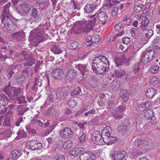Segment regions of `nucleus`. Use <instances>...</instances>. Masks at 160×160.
<instances>
[{
    "mask_svg": "<svg viewBox=\"0 0 160 160\" xmlns=\"http://www.w3.org/2000/svg\"><path fill=\"white\" fill-rule=\"evenodd\" d=\"M109 67V61L103 56H100L94 59L92 65L93 71L97 73H102L108 70Z\"/></svg>",
    "mask_w": 160,
    "mask_h": 160,
    "instance_id": "nucleus-1",
    "label": "nucleus"
},
{
    "mask_svg": "<svg viewBox=\"0 0 160 160\" xmlns=\"http://www.w3.org/2000/svg\"><path fill=\"white\" fill-rule=\"evenodd\" d=\"M96 21L94 18L88 21H81L77 22L75 24L76 29L78 33L87 32L92 28Z\"/></svg>",
    "mask_w": 160,
    "mask_h": 160,
    "instance_id": "nucleus-2",
    "label": "nucleus"
},
{
    "mask_svg": "<svg viewBox=\"0 0 160 160\" xmlns=\"http://www.w3.org/2000/svg\"><path fill=\"white\" fill-rule=\"evenodd\" d=\"M2 22L3 24V29L6 32L11 33L16 30V26L10 18H1Z\"/></svg>",
    "mask_w": 160,
    "mask_h": 160,
    "instance_id": "nucleus-3",
    "label": "nucleus"
},
{
    "mask_svg": "<svg viewBox=\"0 0 160 160\" xmlns=\"http://www.w3.org/2000/svg\"><path fill=\"white\" fill-rule=\"evenodd\" d=\"M9 82L5 84L3 92L10 98L17 96L19 93V90L14 87L10 86Z\"/></svg>",
    "mask_w": 160,
    "mask_h": 160,
    "instance_id": "nucleus-4",
    "label": "nucleus"
},
{
    "mask_svg": "<svg viewBox=\"0 0 160 160\" xmlns=\"http://www.w3.org/2000/svg\"><path fill=\"white\" fill-rule=\"evenodd\" d=\"M33 32L35 35L32 39L34 42L37 41L40 42L42 41L46 40L48 37V34H43L38 28H36Z\"/></svg>",
    "mask_w": 160,
    "mask_h": 160,
    "instance_id": "nucleus-5",
    "label": "nucleus"
},
{
    "mask_svg": "<svg viewBox=\"0 0 160 160\" xmlns=\"http://www.w3.org/2000/svg\"><path fill=\"white\" fill-rule=\"evenodd\" d=\"M43 123L39 120L36 117H34L32 119L29 123V125L26 126V128L29 133H31L30 130L32 127H37L39 126L40 127H43Z\"/></svg>",
    "mask_w": 160,
    "mask_h": 160,
    "instance_id": "nucleus-6",
    "label": "nucleus"
},
{
    "mask_svg": "<svg viewBox=\"0 0 160 160\" xmlns=\"http://www.w3.org/2000/svg\"><path fill=\"white\" fill-rule=\"evenodd\" d=\"M0 98V113H4L8 110V107H6L7 105L9 99L5 95H2Z\"/></svg>",
    "mask_w": 160,
    "mask_h": 160,
    "instance_id": "nucleus-7",
    "label": "nucleus"
},
{
    "mask_svg": "<svg viewBox=\"0 0 160 160\" xmlns=\"http://www.w3.org/2000/svg\"><path fill=\"white\" fill-rule=\"evenodd\" d=\"M76 68L79 70L80 73L82 77H83V78L87 79L90 77V74L88 72V68L86 65L79 64L76 66Z\"/></svg>",
    "mask_w": 160,
    "mask_h": 160,
    "instance_id": "nucleus-8",
    "label": "nucleus"
},
{
    "mask_svg": "<svg viewBox=\"0 0 160 160\" xmlns=\"http://www.w3.org/2000/svg\"><path fill=\"white\" fill-rule=\"evenodd\" d=\"M96 157L95 152H84L79 156V160H93Z\"/></svg>",
    "mask_w": 160,
    "mask_h": 160,
    "instance_id": "nucleus-9",
    "label": "nucleus"
},
{
    "mask_svg": "<svg viewBox=\"0 0 160 160\" xmlns=\"http://www.w3.org/2000/svg\"><path fill=\"white\" fill-rule=\"evenodd\" d=\"M27 144L28 148L33 150L40 149L42 147V144L38 143V142L36 140H30L28 142Z\"/></svg>",
    "mask_w": 160,
    "mask_h": 160,
    "instance_id": "nucleus-10",
    "label": "nucleus"
},
{
    "mask_svg": "<svg viewBox=\"0 0 160 160\" xmlns=\"http://www.w3.org/2000/svg\"><path fill=\"white\" fill-rule=\"evenodd\" d=\"M135 144L138 147L137 148L139 150H142L143 152H144V148L143 147H146L149 145V142L147 141L142 140L138 138L135 141Z\"/></svg>",
    "mask_w": 160,
    "mask_h": 160,
    "instance_id": "nucleus-11",
    "label": "nucleus"
},
{
    "mask_svg": "<svg viewBox=\"0 0 160 160\" xmlns=\"http://www.w3.org/2000/svg\"><path fill=\"white\" fill-rule=\"evenodd\" d=\"M112 131L111 127L109 126H106L102 132L103 140L104 142H107L108 138L111 136Z\"/></svg>",
    "mask_w": 160,
    "mask_h": 160,
    "instance_id": "nucleus-12",
    "label": "nucleus"
},
{
    "mask_svg": "<svg viewBox=\"0 0 160 160\" xmlns=\"http://www.w3.org/2000/svg\"><path fill=\"white\" fill-rule=\"evenodd\" d=\"M22 54L24 56L23 57L26 60L24 63L25 66H31L35 63V60L31 57H29L26 52H22Z\"/></svg>",
    "mask_w": 160,
    "mask_h": 160,
    "instance_id": "nucleus-13",
    "label": "nucleus"
},
{
    "mask_svg": "<svg viewBox=\"0 0 160 160\" xmlns=\"http://www.w3.org/2000/svg\"><path fill=\"white\" fill-rule=\"evenodd\" d=\"M72 134V129L69 128H65L60 132V136L63 138H68Z\"/></svg>",
    "mask_w": 160,
    "mask_h": 160,
    "instance_id": "nucleus-14",
    "label": "nucleus"
},
{
    "mask_svg": "<svg viewBox=\"0 0 160 160\" xmlns=\"http://www.w3.org/2000/svg\"><path fill=\"white\" fill-rule=\"evenodd\" d=\"M126 155L125 151H116L112 154V157L114 160H122L125 158Z\"/></svg>",
    "mask_w": 160,
    "mask_h": 160,
    "instance_id": "nucleus-15",
    "label": "nucleus"
},
{
    "mask_svg": "<svg viewBox=\"0 0 160 160\" xmlns=\"http://www.w3.org/2000/svg\"><path fill=\"white\" fill-rule=\"evenodd\" d=\"M115 63L117 66L119 67L120 65L124 64H127V60L125 58L124 54H122L114 59Z\"/></svg>",
    "mask_w": 160,
    "mask_h": 160,
    "instance_id": "nucleus-16",
    "label": "nucleus"
},
{
    "mask_svg": "<svg viewBox=\"0 0 160 160\" xmlns=\"http://www.w3.org/2000/svg\"><path fill=\"white\" fill-rule=\"evenodd\" d=\"M97 17L101 24H105L107 20L108 16L107 13L101 11L97 14Z\"/></svg>",
    "mask_w": 160,
    "mask_h": 160,
    "instance_id": "nucleus-17",
    "label": "nucleus"
},
{
    "mask_svg": "<svg viewBox=\"0 0 160 160\" xmlns=\"http://www.w3.org/2000/svg\"><path fill=\"white\" fill-rule=\"evenodd\" d=\"M77 74V71L74 69H69L66 75L67 79L71 80L75 79Z\"/></svg>",
    "mask_w": 160,
    "mask_h": 160,
    "instance_id": "nucleus-18",
    "label": "nucleus"
},
{
    "mask_svg": "<svg viewBox=\"0 0 160 160\" xmlns=\"http://www.w3.org/2000/svg\"><path fill=\"white\" fill-rule=\"evenodd\" d=\"M18 7L21 12L25 13L28 12L31 8L30 5L27 3L19 4Z\"/></svg>",
    "mask_w": 160,
    "mask_h": 160,
    "instance_id": "nucleus-19",
    "label": "nucleus"
},
{
    "mask_svg": "<svg viewBox=\"0 0 160 160\" xmlns=\"http://www.w3.org/2000/svg\"><path fill=\"white\" fill-rule=\"evenodd\" d=\"M64 72L61 69L57 68L53 70L52 74V76L55 78H58L63 75Z\"/></svg>",
    "mask_w": 160,
    "mask_h": 160,
    "instance_id": "nucleus-20",
    "label": "nucleus"
},
{
    "mask_svg": "<svg viewBox=\"0 0 160 160\" xmlns=\"http://www.w3.org/2000/svg\"><path fill=\"white\" fill-rule=\"evenodd\" d=\"M125 106L123 105L120 106L116 109L115 115L114 117L117 119H119L122 118V115L121 114L119 115V112H122L125 111Z\"/></svg>",
    "mask_w": 160,
    "mask_h": 160,
    "instance_id": "nucleus-21",
    "label": "nucleus"
},
{
    "mask_svg": "<svg viewBox=\"0 0 160 160\" xmlns=\"http://www.w3.org/2000/svg\"><path fill=\"white\" fill-rule=\"evenodd\" d=\"M153 52L152 51H147L145 53H143L141 60L142 62L147 63L151 60L149 57V54H152Z\"/></svg>",
    "mask_w": 160,
    "mask_h": 160,
    "instance_id": "nucleus-22",
    "label": "nucleus"
},
{
    "mask_svg": "<svg viewBox=\"0 0 160 160\" xmlns=\"http://www.w3.org/2000/svg\"><path fill=\"white\" fill-rule=\"evenodd\" d=\"M11 5V3L9 2L4 6L3 12L2 14V18H7L8 16L10 15L9 8L10 7Z\"/></svg>",
    "mask_w": 160,
    "mask_h": 160,
    "instance_id": "nucleus-23",
    "label": "nucleus"
},
{
    "mask_svg": "<svg viewBox=\"0 0 160 160\" xmlns=\"http://www.w3.org/2000/svg\"><path fill=\"white\" fill-rule=\"evenodd\" d=\"M84 150L82 147L75 148L70 151V153L72 156H76L79 155Z\"/></svg>",
    "mask_w": 160,
    "mask_h": 160,
    "instance_id": "nucleus-24",
    "label": "nucleus"
},
{
    "mask_svg": "<svg viewBox=\"0 0 160 160\" xmlns=\"http://www.w3.org/2000/svg\"><path fill=\"white\" fill-rule=\"evenodd\" d=\"M141 30L142 32V33L145 35L146 38L148 39V40L153 34V31L151 29H148L146 28L144 30Z\"/></svg>",
    "mask_w": 160,
    "mask_h": 160,
    "instance_id": "nucleus-25",
    "label": "nucleus"
},
{
    "mask_svg": "<svg viewBox=\"0 0 160 160\" xmlns=\"http://www.w3.org/2000/svg\"><path fill=\"white\" fill-rule=\"evenodd\" d=\"M21 151L17 150H12L10 153V156L12 159L16 160L17 159L21 154Z\"/></svg>",
    "mask_w": 160,
    "mask_h": 160,
    "instance_id": "nucleus-26",
    "label": "nucleus"
},
{
    "mask_svg": "<svg viewBox=\"0 0 160 160\" xmlns=\"http://www.w3.org/2000/svg\"><path fill=\"white\" fill-rule=\"evenodd\" d=\"M152 48L153 49H159L160 48V38L157 37L155 38L152 42Z\"/></svg>",
    "mask_w": 160,
    "mask_h": 160,
    "instance_id": "nucleus-27",
    "label": "nucleus"
},
{
    "mask_svg": "<svg viewBox=\"0 0 160 160\" xmlns=\"http://www.w3.org/2000/svg\"><path fill=\"white\" fill-rule=\"evenodd\" d=\"M92 135V139L96 142H98L101 139L102 137L99 132L98 131H96L93 132Z\"/></svg>",
    "mask_w": 160,
    "mask_h": 160,
    "instance_id": "nucleus-28",
    "label": "nucleus"
},
{
    "mask_svg": "<svg viewBox=\"0 0 160 160\" xmlns=\"http://www.w3.org/2000/svg\"><path fill=\"white\" fill-rule=\"evenodd\" d=\"M140 152L141 153H143V152H142V150H139L138 149H135L132 150V151L129 153V155L131 158L133 159L135 158L136 157H137V156L138 155H140Z\"/></svg>",
    "mask_w": 160,
    "mask_h": 160,
    "instance_id": "nucleus-29",
    "label": "nucleus"
},
{
    "mask_svg": "<svg viewBox=\"0 0 160 160\" xmlns=\"http://www.w3.org/2000/svg\"><path fill=\"white\" fill-rule=\"evenodd\" d=\"M80 46L81 45L78 41H74L69 43L68 44V47L71 49L79 48Z\"/></svg>",
    "mask_w": 160,
    "mask_h": 160,
    "instance_id": "nucleus-30",
    "label": "nucleus"
},
{
    "mask_svg": "<svg viewBox=\"0 0 160 160\" xmlns=\"http://www.w3.org/2000/svg\"><path fill=\"white\" fill-rule=\"evenodd\" d=\"M156 92L152 88H150L148 89L146 92V96L147 98H152L155 95Z\"/></svg>",
    "mask_w": 160,
    "mask_h": 160,
    "instance_id": "nucleus-31",
    "label": "nucleus"
},
{
    "mask_svg": "<svg viewBox=\"0 0 160 160\" xmlns=\"http://www.w3.org/2000/svg\"><path fill=\"white\" fill-rule=\"evenodd\" d=\"M149 81L150 84L154 86H156L159 82L158 78L153 75L150 77Z\"/></svg>",
    "mask_w": 160,
    "mask_h": 160,
    "instance_id": "nucleus-32",
    "label": "nucleus"
},
{
    "mask_svg": "<svg viewBox=\"0 0 160 160\" xmlns=\"http://www.w3.org/2000/svg\"><path fill=\"white\" fill-rule=\"evenodd\" d=\"M95 9L92 5L87 4L84 7V9L86 12L88 13L92 12Z\"/></svg>",
    "mask_w": 160,
    "mask_h": 160,
    "instance_id": "nucleus-33",
    "label": "nucleus"
},
{
    "mask_svg": "<svg viewBox=\"0 0 160 160\" xmlns=\"http://www.w3.org/2000/svg\"><path fill=\"white\" fill-rule=\"evenodd\" d=\"M52 52L55 54H59L62 52L61 50L59 47L57 45H53L51 48Z\"/></svg>",
    "mask_w": 160,
    "mask_h": 160,
    "instance_id": "nucleus-34",
    "label": "nucleus"
},
{
    "mask_svg": "<svg viewBox=\"0 0 160 160\" xmlns=\"http://www.w3.org/2000/svg\"><path fill=\"white\" fill-rule=\"evenodd\" d=\"M72 145L73 143L71 141L67 140L63 143L62 147L64 149H69L72 147Z\"/></svg>",
    "mask_w": 160,
    "mask_h": 160,
    "instance_id": "nucleus-35",
    "label": "nucleus"
},
{
    "mask_svg": "<svg viewBox=\"0 0 160 160\" xmlns=\"http://www.w3.org/2000/svg\"><path fill=\"white\" fill-rule=\"evenodd\" d=\"M115 77L117 78L121 77L126 75V72L124 70L121 69L119 70H116L115 72Z\"/></svg>",
    "mask_w": 160,
    "mask_h": 160,
    "instance_id": "nucleus-36",
    "label": "nucleus"
},
{
    "mask_svg": "<svg viewBox=\"0 0 160 160\" xmlns=\"http://www.w3.org/2000/svg\"><path fill=\"white\" fill-rule=\"evenodd\" d=\"M152 110L148 109L144 113V116L146 119L150 118L153 116Z\"/></svg>",
    "mask_w": 160,
    "mask_h": 160,
    "instance_id": "nucleus-37",
    "label": "nucleus"
},
{
    "mask_svg": "<svg viewBox=\"0 0 160 160\" xmlns=\"http://www.w3.org/2000/svg\"><path fill=\"white\" fill-rule=\"evenodd\" d=\"M92 40L93 44L95 45H97L100 40V36L97 34L93 35L92 36Z\"/></svg>",
    "mask_w": 160,
    "mask_h": 160,
    "instance_id": "nucleus-38",
    "label": "nucleus"
},
{
    "mask_svg": "<svg viewBox=\"0 0 160 160\" xmlns=\"http://www.w3.org/2000/svg\"><path fill=\"white\" fill-rule=\"evenodd\" d=\"M117 138L115 137L110 136L108 138V140L107 142H104L106 144L110 145L113 143H115L117 141Z\"/></svg>",
    "mask_w": 160,
    "mask_h": 160,
    "instance_id": "nucleus-39",
    "label": "nucleus"
},
{
    "mask_svg": "<svg viewBox=\"0 0 160 160\" xmlns=\"http://www.w3.org/2000/svg\"><path fill=\"white\" fill-rule=\"evenodd\" d=\"M159 66L156 64H154L152 65L150 68V70L152 74L156 73L159 69Z\"/></svg>",
    "mask_w": 160,
    "mask_h": 160,
    "instance_id": "nucleus-40",
    "label": "nucleus"
},
{
    "mask_svg": "<svg viewBox=\"0 0 160 160\" xmlns=\"http://www.w3.org/2000/svg\"><path fill=\"white\" fill-rule=\"evenodd\" d=\"M88 85L91 87L92 88H95L98 85V81L95 78H92L91 80L88 82Z\"/></svg>",
    "mask_w": 160,
    "mask_h": 160,
    "instance_id": "nucleus-41",
    "label": "nucleus"
},
{
    "mask_svg": "<svg viewBox=\"0 0 160 160\" xmlns=\"http://www.w3.org/2000/svg\"><path fill=\"white\" fill-rule=\"evenodd\" d=\"M143 7V5L142 4L135 5L133 11L136 13L142 11Z\"/></svg>",
    "mask_w": 160,
    "mask_h": 160,
    "instance_id": "nucleus-42",
    "label": "nucleus"
},
{
    "mask_svg": "<svg viewBox=\"0 0 160 160\" xmlns=\"http://www.w3.org/2000/svg\"><path fill=\"white\" fill-rule=\"evenodd\" d=\"M49 98L52 102L56 100L58 98L56 92L55 91H53L51 94H49Z\"/></svg>",
    "mask_w": 160,
    "mask_h": 160,
    "instance_id": "nucleus-43",
    "label": "nucleus"
},
{
    "mask_svg": "<svg viewBox=\"0 0 160 160\" xmlns=\"http://www.w3.org/2000/svg\"><path fill=\"white\" fill-rule=\"evenodd\" d=\"M138 107L137 108V110L139 112H142L145 110L146 109V107L144 106V103H138Z\"/></svg>",
    "mask_w": 160,
    "mask_h": 160,
    "instance_id": "nucleus-44",
    "label": "nucleus"
},
{
    "mask_svg": "<svg viewBox=\"0 0 160 160\" xmlns=\"http://www.w3.org/2000/svg\"><path fill=\"white\" fill-rule=\"evenodd\" d=\"M124 122H123V123L122 124V126H119L118 128V131L120 133H124L126 131V128L125 126L126 124H125Z\"/></svg>",
    "mask_w": 160,
    "mask_h": 160,
    "instance_id": "nucleus-45",
    "label": "nucleus"
},
{
    "mask_svg": "<svg viewBox=\"0 0 160 160\" xmlns=\"http://www.w3.org/2000/svg\"><path fill=\"white\" fill-rule=\"evenodd\" d=\"M68 105L71 108H74L77 104V101L74 99L70 100L68 102Z\"/></svg>",
    "mask_w": 160,
    "mask_h": 160,
    "instance_id": "nucleus-46",
    "label": "nucleus"
},
{
    "mask_svg": "<svg viewBox=\"0 0 160 160\" xmlns=\"http://www.w3.org/2000/svg\"><path fill=\"white\" fill-rule=\"evenodd\" d=\"M22 34V33L21 32H16L12 34V37L14 39L19 40Z\"/></svg>",
    "mask_w": 160,
    "mask_h": 160,
    "instance_id": "nucleus-47",
    "label": "nucleus"
},
{
    "mask_svg": "<svg viewBox=\"0 0 160 160\" xmlns=\"http://www.w3.org/2000/svg\"><path fill=\"white\" fill-rule=\"evenodd\" d=\"M77 3L74 0H71V5L69 6V8L70 9L73 10H76L78 9V8L76 5Z\"/></svg>",
    "mask_w": 160,
    "mask_h": 160,
    "instance_id": "nucleus-48",
    "label": "nucleus"
},
{
    "mask_svg": "<svg viewBox=\"0 0 160 160\" xmlns=\"http://www.w3.org/2000/svg\"><path fill=\"white\" fill-rule=\"evenodd\" d=\"M57 125V123L54 122H52V124L49 126L48 127V133H49L52 132L55 128Z\"/></svg>",
    "mask_w": 160,
    "mask_h": 160,
    "instance_id": "nucleus-49",
    "label": "nucleus"
},
{
    "mask_svg": "<svg viewBox=\"0 0 160 160\" xmlns=\"http://www.w3.org/2000/svg\"><path fill=\"white\" fill-rule=\"evenodd\" d=\"M38 14V11L37 10L36 8H33L31 10L30 16L34 18H35L37 16Z\"/></svg>",
    "mask_w": 160,
    "mask_h": 160,
    "instance_id": "nucleus-50",
    "label": "nucleus"
},
{
    "mask_svg": "<svg viewBox=\"0 0 160 160\" xmlns=\"http://www.w3.org/2000/svg\"><path fill=\"white\" fill-rule=\"evenodd\" d=\"M95 113V111L94 109H92L90 111H88L84 113L83 116L85 117H89L91 115L94 114Z\"/></svg>",
    "mask_w": 160,
    "mask_h": 160,
    "instance_id": "nucleus-51",
    "label": "nucleus"
},
{
    "mask_svg": "<svg viewBox=\"0 0 160 160\" xmlns=\"http://www.w3.org/2000/svg\"><path fill=\"white\" fill-rule=\"evenodd\" d=\"M18 136L17 138L20 139L21 138L26 137V135L23 131H18Z\"/></svg>",
    "mask_w": 160,
    "mask_h": 160,
    "instance_id": "nucleus-52",
    "label": "nucleus"
},
{
    "mask_svg": "<svg viewBox=\"0 0 160 160\" xmlns=\"http://www.w3.org/2000/svg\"><path fill=\"white\" fill-rule=\"evenodd\" d=\"M86 134L83 133L82 135L79 138V142L81 144H83L85 142L86 138Z\"/></svg>",
    "mask_w": 160,
    "mask_h": 160,
    "instance_id": "nucleus-53",
    "label": "nucleus"
},
{
    "mask_svg": "<svg viewBox=\"0 0 160 160\" xmlns=\"http://www.w3.org/2000/svg\"><path fill=\"white\" fill-rule=\"evenodd\" d=\"M144 23L143 24V25L141 28V30H144V29H145V28H146V27L148 25L149 21L148 18H145L144 19Z\"/></svg>",
    "mask_w": 160,
    "mask_h": 160,
    "instance_id": "nucleus-54",
    "label": "nucleus"
},
{
    "mask_svg": "<svg viewBox=\"0 0 160 160\" xmlns=\"http://www.w3.org/2000/svg\"><path fill=\"white\" fill-rule=\"evenodd\" d=\"M118 9V5H116L115 6L112 12V15L113 16H114L117 14Z\"/></svg>",
    "mask_w": 160,
    "mask_h": 160,
    "instance_id": "nucleus-55",
    "label": "nucleus"
},
{
    "mask_svg": "<svg viewBox=\"0 0 160 160\" xmlns=\"http://www.w3.org/2000/svg\"><path fill=\"white\" fill-rule=\"evenodd\" d=\"M29 109V108H26L24 107L22 108L19 111V115H23L24 113Z\"/></svg>",
    "mask_w": 160,
    "mask_h": 160,
    "instance_id": "nucleus-56",
    "label": "nucleus"
},
{
    "mask_svg": "<svg viewBox=\"0 0 160 160\" xmlns=\"http://www.w3.org/2000/svg\"><path fill=\"white\" fill-rule=\"evenodd\" d=\"M25 119V117L23 118L22 117H21L17 120L16 122L15 125L17 126H19L20 125V123L23 122Z\"/></svg>",
    "mask_w": 160,
    "mask_h": 160,
    "instance_id": "nucleus-57",
    "label": "nucleus"
},
{
    "mask_svg": "<svg viewBox=\"0 0 160 160\" xmlns=\"http://www.w3.org/2000/svg\"><path fill=\"white\" fill-rule=\"evenodd\" d=\"M25 97L23 96H21L20 97L18 98V103L21 104L25 103L26 101L25 100Z\"/></svg>",
    "mask_w": 160,
    "mask_h": 160,
    "instance_id": "nucleus-58",
    "label": "nucleus"
},
{
    "mask_svg": "<svg viewBox=\"0 0 160 160\" xmlns=\"http://www.w3.org/2000/svg\"><path fill=\"white\" fill-rule=\"evenodd\" d=\"M3 124L5 126H10V123L9 119L8 118L4 119Z\"/></svg>",
    "mask_w": 160,
    "mask_h": 160,
    "instance_id": "nucleus-59",
    "label": "nucleus"
},
{
    "mask_svg": "<svg viewBox=\"0 0 160 160\" xmlns=\"http://www.w3.org/2000/svg\"><path fill=\"white\" fill-rule=\"evenodd\" d=\"M140 69L139 64L138 63H136L134 66V70L135 73L138 72Z\"/></svg>",
    "mask_w": 160,
    "mask_h": 160,
    "instance_id": "nucleus-60",
    "label": "nucleus"
},
{
    "mask_svg": "<svg viewBox=\"0 0 160 160\" xmlns=\"http://www.w3.org/2000/svg\"><path fill=\"white\" fill-rule=\"evenodd\" d=\"M124 34V32L123 31H121L120 32L117 33L113 37V40H114L118 36H121Z\"/></svg>",
    "mask_w": 160,
    "mask_h": 160,
    "instance_id": "nucleus-61",
    "label": "nucleus"
},
{
    "mask_svg": "<svg viewBox=\"0 0 160 160\" xmlns=\"http://www.w3.org/2000/svg\"><path fill=\"white\" fill-rule=\"evenodd\" d=\"M130 39L128 37L123 38L122 39V42L123 43L128 44L130 42Z\"/></svg>",
    "mask_w": 160,
    "mask_h": 160,
    "instance_id": "nucleus-62",
    "label": "nucleus"
},
{
    "mask_svg": "<svg viewBox=\"0 0 160 160\" xmlns=\"http://www.w3.org/2000/svg\"><path fill=\"white\" fill-rule=\"evenodd\" d=\"M52 160H65V157L62 155H60L59 157H55L52 158Z\"/></svg>",
    "mask_w": 160,
    "mask_h": 160,
    "instance_id": "nucleus-63",
    "label": "nucleus"
},
{
    "mask_svg": "<svg viewBox=\"0 0 160 160\" xmlns=\"http://www.w3.org/2000/svg\"><path fill=\"white\" fill-rule=\"evenodd\" d=\"M81 90L80 87L76 88L73 91V93L74 94H79L81 92Z\"/></svg>",
    "mask_w": 160,
    "mask_h": 160,
    "instance_id": "nucleus-64",
    "label": "nucleus"
}]
</instances>
